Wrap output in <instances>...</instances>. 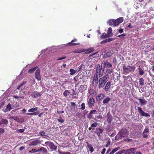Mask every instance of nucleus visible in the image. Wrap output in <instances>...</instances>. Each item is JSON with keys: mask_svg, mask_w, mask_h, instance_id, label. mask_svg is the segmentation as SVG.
Instances as JSON below:
<instances>
[{"mask_svg": "<svg viewBox=\"0 0 154 154\" xmlns=\"http://www.w3.org/2000/svg\"><path fill=\"white\" fill-rule=\"evenodd\" d=\"M129 134L128 131L125 128L121 129L117 135L115 137L116 140H119L122 137H127Z\"/></svg>", "mask_w": 154, "mask_h": 154, "instance_id": "nucleus-1", "label": "nucleus"}, {"mask_svg": "<svg viewBox=\"0 0 154 154\" xmlns=\"http://www.w3.org/2000/svg\"><path fill=\"white\" fill-rule=\"evenodd\" d=\"M109 79V75L108 74H105L103 77H101L98 82V88L100 89L103 88Z\"/></svg>", "mask_w": 154, "mask_h": 154, "instance_id": "nucleus-2", "label": "nucleus"}, {"mask_svg": "<svg viewBox=\"0 0 154 154\" xmlns=\"http://www.w3.org/2000/svg\"><path fill=\"white\" fill-rule=\"evenodd\" d=\"M124 19L123 17H120L117 18L116 20L114 19L110 20L108 22L110 26H113L115 27L119 25L123 21Z\"/></svg>", "mask_w": 154, "mask_h": 154, "instance_id": "nucleus-3", "label": "nucleus"}, {"mask_svg": "<svg viewBox=\"0 0 154 154\" xmlns=\"http://www.w3.org/2000/svg\"><path fill=\"white\" fill-rule=\"evenodd\" d=\"M135 69V67L130 65H128L127 66H126L125 64H124L123 66V71L124 74H126L131 72H133L134 70Z\"/></svg>", "mask_w": 154, "mask_h": 154, "instance_id": "nucleus-4", "label": "nucleus"}, {"mask_svg": "<svg viewBox=\"0 0 154 154\" xmlns=\"http://www.w3.org/2000/svg\"><path fill=\"white\" fill-rule=\"evenodd\" d=\"M98 76V75L95 74L93 76L92 82V85L94 87H96L98 85L99 81Z\"/></svg>", "mask_w": 154, "mask_h": 154, "instance_id": "nucleus-5", "label": "nucleus"}, {"mask_svg": "<svg viewBox=\"0 0 154 154\" xmlns=\"http://www.w3.org/2000/svg\"><path fill=\"white\" fill-rule=\"evenodd\" d=\"M137 109L139 113L142 116H146V117H150V115L149 113H145L142 110V108L140 107H137Z\"/></svg>", "mask_w": 154, "mask_h": 154, "instance_id": "nucleus-6", "label": "nucleus"}, {"mask_svg": "<svg viewBox=\"0 0 154 154\" xmlns=\"http://www.w3.org/2000/svg\"><path fill=\"white\" fill-rule=\"evenodd\" d=\"M95 101V100L93 97H90L87 101L89 107L90 108L93 107L94 105Z\"/></svg>", "mask_w": 154, "mask_h": 154, "instance_id": "nucleus-7", "label": "nucleus"}, {"mask_svg": "<svg viewBox=\"0 0 154 154\" xmlns=\"http://www.w3.org/2000/svg\"><path fill=\"white\" fill-rule=\"evenodd\" d=\"M101 68V66L99 64L97 65L96 68V72L95 74L98 75L99 77H101L102 76Z\"/></svg>", "mask_w": 154, "mask_h": 154, "instance_id": "nucleus-8", "label": "nucleus"}, {"mask_svg": "<svg viewBox=\"0 0 154 154\" xmlns=\"http://www.w3.org/2000/svg\"><path fill=\"white\" fill-rule=\"evenodd\" d=\"M88 92L92 97L95 96L97 94V92L92 88H90L88 90Z\"/></svg>", "mask_w": 154, "mask_h": 154, "instance_id": "nucleus-9", "label": "nucleus"}, {"mask_svg": "<svg viewBox=\"0 0 154 154\" xmlns=\"http://www.w3.org/2000/svg\"><path fill=\"white\" fill-rule=\"evenodd\" d=\"M35 78L38 80L39 81L41 80V78L40 74V70L39 68H38L36 70L35 73Z\"/></svg>", "mask_w": 154, "mask_h": 154, "instance_id": "nucleus-10", "label": "nucleus"}, {"mask_svg": "<svg viewBox=\"0 0 154 154\" xmlns=\"http://www.w3.org/2000/svg\"><path fill=\"white\" fill-rule=\"evenodd\" d=\"M96 112H97V111L96 110L94 109L91 110L90 111L89 113L87 115V118L89 119H92L93 115H95Z\"/></svg>", "mask_w": 154, "mask_h": 154, "instance_id": "nucleus-11", "label": "nucleus"}, {"mask_svg": "<svg viewBox=\"0 0 154 154\" xmlns=\"http://www.w3.org/2000/svg\"><path fill=\"white\" fill-rule=\"evenodd\" d=\"M106 120L109 125H110L112 121V116L109 112H108L106 115Z\"/></svg>", "mask_w": 154, "mask_h": 154, "instance_id": "nucleus-12", "label": "nucleus"}, {"mask_svg": "<svg viewBox=\"0 0 154 154\" xmlns=\"http://www.w3.org/2000/svg\"><path fill=\"white\" fill-rule=\"evenodd\" d=\"M104 97L105 95L103 94L100 93L96 97V99L97 102H99L102 100Z\"/></svg>", "mask_w": 154, "mask_h": 154, "instance_id": "nucleus-13", "label": "nucleus"}, {"mask_svg": "<svg viewBox=\"0 0 154 154\" xmlns=\"http://www.w3.org/2000/svg\"><path fill=\"white\" fill-rule=\"evenodd\" d=\"M102 115L100 114H97L94 118V119L96 122H100L102 119Z\"/></svg>", "mask_w": 154, "mask_h": 154, "instance_id": "nucleus-14", "label": "nucleus"}, {"mask_svg": "<svg viewBox=\"0 0 154 154\" xmlns=\"http://www.w3.org/2000/svg\"><path fill=\"white\" fill-rule=\"evenodd\" d=\"M40 141L39 140H35L31 141L29 144V146H35L40 143Z\"/></svg>", "mask_w": 154, "mask_h": 154, "instance_id": "nucleus-15", "label": "nucleus"}, {"mask_svg": "<svg viewBox=\"0 0 154 154\" xmlns=\"http://www.w3.org/2000/svg\"><path fill=\"white\" fill-rule=\"evenodd\" d=\"M49 146L52 151L56 150L57 149V146H55L52 142L49 143Z\"/></svg>", "mask_w": 154, "mask_h": 154, "instance_id": "nucleus-16", "label": "nucleus"}, {"mask_svg": "<svg viewBox=\"0 0 154 154\" xmlns=\"http://www.w3.org/2000/svg\"><path fill=\"white\" fill-rule=\"evenodd\" d=\"M102 64L104 65L103 66V67L104 68L105 67H106L107 68H111L112 66V65L107 61L103 62Z\"/></svg>", "mask_w": 154, "mask_h": 154, "instance_id": "nucleus-17", "label": "nucleus"}, {"mask_svg": "<svg viewBox=\"0 0 154 154\" xmlns=\"http://www.w3.org/2000/svg\"><path fill=\"white\" fill-rule=\"evenodd\" d=\"M139 101V103L141 106L145 105L147 103V101L144 99L138 98V99Z\"/></svg>", "mask_w": 154, "mask_h": 154, "instance_id": "nucleus-18", "label": "nucleus"}, {"mask_svg": "<svg viewBox=\"0 0 154 154\" xmlns=\"http://www.w3.org/2000/svg\"><path fill=\"white\" fill-rule=\"evenodd\" d=\"M42 94L41 92H39L37 91H35L34 92L33 94L32 95V96L34 98H35L39 97H40L41 95Z\"/></svg>", "mask_w": 154, "mask_h": 154, "instance_id": "nucleus-19", "label": "nucleus"}, {"mask_svg": "<svg viewBox=\"0 0 154 154\" xmlns=\"http://www.w3.org/2000/svg\"><path fill=\"white\" fill-rule=\"evenodd\" d=\"M111 86V82H108L106 83L105 86L104 88V90L106 91H107L109 89Z\"/></svg>", "mask_w": 154, "mask_h": 154, "instance_id": "nucleus-20", "label": "nucleus"}, {"mask_svg": "<svg viewBox=\"0 0 154 154\" xmlns=\"http://www.w3.org/2000/svg\"><path fill=\"white\" fill-rule=\"evenodd\" d=\"M112 55V53L109 52H106V53L103 54V58L110 57Z\"/></svg>", "mask_w": 154, "mask_h": 154, "instance_id": "nucleus-21", "label": "nucleus"}, {"mask_svg": "<svg viewBox=\"0 0 154 154\" xmlns=\"http://www.w3.org/2000/svg\"><path fill=\"white\" fill-rule=\"evenodd\" d=\"M86 143L87 144V146L89 149L91 153H92L94 151V149L92 145L89 143L88 142H87Z\"/></svg>", "mask_w": 154, "mask_h": 154, "instance_id": "nucleus-22", "label": "nucleus"}, {"mask_svg": "<svg viewBox=\"0 0 154 154\" xmlns=\"http://www.w3.org/2000/svg\"><path fill=\"white\" fill-rule=\"evenodd\" d=\"M77 41V39L76 38L72 40L69 43V45H76L79 44V43H72L73 42H75Z\"/></svg>", "mask_w": 154, "mask_h": 154, "instance_id": "nucleus-23", "label": "nucleus"}, {"mask_svg": "<svg viewBox=\"0 0 154 154\" xmlns=\"http://www.w3.org/2000/svg\"><path fill=\"white\" fill-rule=\"evenodd\" d=\"M107 34L109 37H111L112 35V29L111 27H109L107 32Z\"/></svg>", "mask_w": 154, "mask_h": 154, "instance_id": "nucleus-24", "label": "nucleus"}, {"mask_svg": "<svg viewBox=\"0 0 154 154\" xmlns=\"http://www.w3.org/2000/svg\"><path fill=\"white\" fill-rule=\"evenodd\" d=\"M108 37H109L108 35L107 34V33L106 34V33L104 32V33H103L102 34L100 38L101 39L106 38H108Z\"/></svg>", "mask_w": 154, "mask_h": 154, "instance_id": "nucleus-25", "label": "nucleus"}, {"mask_svg": "<svg viewBox=\"0 0 154 154\" xmlns=\"http://www.w3.org/2000/svg\"><path fill=\"white\" fill-rule=\"evenodd\" d=\"M37 151H38V152L43 151L45 153H47L48 152L47 150L43 147H41L40 149H38Z\"/></svg>", "mask_w": 154, "mask_h": 154, "instance_id": "nucleus-26", "label": "nucleus"}, {"mask_svg": "<svg viewBox=\"0 0 154 154\" xmlns=\"http://www.w3.org/2000/svg\"><path fill=\"white\" fill-rule=\"evenodd\" d=\"M1 123L2 124H5L7 125L8 123V121L7 119H2L1 120Z\"/></svg>", "mask_w": 154, "mask_h": 154, "instance_id": "nucleus-27", "label": "nucleus"}, {"mask_svg": "<svg viewBox=\"0 0 154 154\" xmlns=\"http://www.w3.org/2000/svg\"><path fill=\"white\" fill-rule=\"evenodd\" d=\"M39 111L38 110L32 113H27L26 114L28 115H37L39 114Z\"/></svg>", "mask_w": 154, "mask_h": 154, "instance_id": "nucleus-28", "label": "nucleus"}, {"mask_svg": "<svg viewBox=\"0 0 154 154\" xmlns=\"http://www.w3.org/2000/svg\"><path fill=\"white\" fill-rule=\"evenodd\" d=\"M110 100L111 98L110 97H107L103 100V104L107 103Z\"/></svg>", "mask_w": 154, "mask_h": 154, "instance_id": "nucleus-29", "label": "nucleus"}, {"mask_svg": "<svg viewBox=\"0 0 154 154\" xmlns=\"http://www.w3.org/2000/svg\"><path fill=\"white\" fill-rule=\"evenodd\" d=\"M58 152L59 154H72L70 152H62L60 150V149H58Z\"/></svg>", "mask_w": 154, "mask_h": 154, "instance_id": "nucleus-30", "label": "nucleus"}, {"mask_svg": "<svg viewBox=\"0 0 154 154\" xmlns=\"http://www.w3.org/2000/svg\"><path fill=\"white\" fill-rule=\"evenodd\" d=\"M120 149V147L115 148L112 151L110 152V154H113L115 152L119 150Z\"/></svg>", "mask_w": 154, "mask_h": 154, "instance_id": "nucleus-31", "label": "nucleus"}, {"mask_svg": "<svg viewBox=\"0 0 154 154\" xmlns=\"http://www.w3.org/2000/svg\"><path fill=\"white\" fill-rule=\"evenodd\" d=\"M37 67H35L34 68H31L29 69L28 71V72L29 73H31L33 72H34L35 70L37 69Z\"/></svg>", "mask_w": 154, "mask_h": 154, "instance_id": "nucleus-32", "label": "nucleus"}, {"mask_svg": "<svg viewBox=\"0 0 154 154\" xmlns=\"http://www.w3.org/2000/svg\"><path fill=\"white\" fill-rule=\"evenodd\" d=\"M106 72L107 73L106 74H111L113 72V70L112 69H106Z\"/></svg>", "mask_w": 154, "mask_h": 154, "instance_id": "nucleus-33", "label": "nucleus"}, {"mask_svg": "<svg viewBox=\"0 0 154 154\" xmlns=\"http://www.w3.org/2000/svg\"><path fill=\"white\" fill-rule=\"evenodd\" d=\"M86 87L85 85H81L80 87V89L79 90L81 91H83L86 89Z\"/></svg>", "mask_w": 154, "mask_h": 154, "instance_id": "nucleus-34", "label": "nucleus"}, {"mask_svg": "<svg viewBox=\"0 0 154 154\" xmlns=\"http://www.w3.org/2000/svg\"><path fill=\"white\" fill-rule=\"evenodd\" d=\"M38 109L37 107L35 108H32L28 110V112H34L36 111Z\"/></svg>", "mask_w": 154, "mask_h": 154, "instance_id": "nucleus-35", "label": "nucleus"}, {"mask_svg": "<svg viewBox=\"0 0 154 154\" xmlns=\"http://www.w3.org/2000/svg\"><path fill=\"white\" fill-rule=\"evenodd\" d=\"M23 122H24V119L23 118H19V117L18 118V120L17 121L18 122L20 123H22Z\"/></svg>", "mask_w": 154, "mask_h": 154, "instance_id": "nucleus-36", "label": "nucleus"}, {"mask_svg": "<svg viewBox=\"0 0 154 154\" xmlns=\"http://www.w3.org/2000/svg\"><path fill=\"white\" fill-rule=\"evenodd\" d=\"M144 80L143 78H140L139 79V83L140 85L143 86L144 85Z\"/></svg>", "mask_w": 154, "mask_h": 154, "instance_id": "nucleus-37", "label": "nucleus"}, {"mask_svg": "<svg viewBox=\"0 0 154 154\" xmlns=\"http://www.w3.org/2000/svg\"><path fill=\"white\" fill-rule=\"evenodd\" d=\"M70 93L69 91L66 90L64 91L63 94L65 97H67L69 95Z\"/></svg>", "mask_w": 154, "mask_h": 154, "instance_id": "nucleus-38", "label": "nucleus"}, {"mask_svg": "<svg viewBox=\"0 0 154 154\" xmlns=\"http://www.w3.org/2000/svg\"><path fill=\"white\" fill-rule=\"evenodd\" d=\"M82 52H83V51H82V49H78L74 50L73 51V52L75 54V53H80Z\"/></svg>", "mask_w": 154, "mask_h": 154, "instance_id": "nucleus-39", "label": "nucleus"}, {"mask_svg": "<svg viewBox=\"0 0 154 154\" xmlns=\"http://www.w3.org/2000/svg\"><path fill=\"white\" fill-rule=\"evenodd\" d=\"M139 74L140 75H143L144 73V72L143 71V70L141 69L140 67H139Z\"/></svg>", "mask_w": 154, "mask_h": 154, "instance_id": "nucleus-40", "label": "nucleus"}, {"mask_svg": "<svg viewBox=\"0 0 154 154\" xmlns=\"http://www.w3.org/2000/svg\"><path fill=\"white\" fill-rule=\"evenodd\" d=\"M135 149L134 148H131V149H128V151H130V152H132V153L133 154H134L135 153Z\"/></svg>", "mask_w": 154, "mask_h": 154, "instance_id": "nucleus-41", "label": "nucleus"}, {"mask_svg": "<svg viewBox=\"0 0 154 154\" xmlns=\"http://www.w3.org/2000/svg\"><path fill=\"white\" fill-rule=\"evenodd\" d=\"M18 117L17 116H11L10 117V118L11 119H14L16 121H17L18 120Z\"/></svg>", "mask_w": 154, "mask_h": 154, "instance_id": "nucleus-42", "label": "nucleus"}, {"mask_svg": "<svg viewBox=\"0 0 154 154\" xmlns=\"http://www.w3.org/2000/svg\"><path fill=\"white\" fill-rule=\"evenodd\" d=\"M6 108L8 111H10L12 109L10 103H8L6 106Z\"/></svg>", "mask_w": 154, "mask_h": 154, "instance_id": "nucleus-43", "label": "nucleus"}, {"mask_svg": "<svg viewBox=\"0 0 154 154\" xmlns=\"http://www.w3.org/2000/svg\"><path fill=\"white\" fill-rule=\"evenodd\" d=\"M98 125L97 123L96 122H94V123L92 124L91 127L92 128H95Z\"/></svg>", "mask_w": 154, "mask_h": 154, "instance_id": "nucleus-44", "label": "nucleus"}, {"mask_svg": "<svg viewBox=\"0 0 154 154\" xmlns=\"http://www.w3.org/2000/svg\"><path fill=\"white\" fill-rule=\"evenodd\" d=\"M70 74L71 75H73L75 74L76 71L73 69H71L70 70Z\"/></svg>", "mask_w": 154, "mask_h": 154, "instance_id": "nucleus-45", "label": "nucleus"}, {"mask_svg": "<svg viewBox=\"0 0 154 154\" xmlns=\"http://www.w3.org/2000/svg\"><path fill=\"white\" fill-rule=\"evenodd\" d=\"M37 152H38V151H37V150H36L35 149H32L31 150H30L29 151V152L31 154L35 153Z\"/></svg>", "mask_w": 154, "mask_h": 154, "instance_id": "nucleus-46", "label": "nucleus"}, {"mask_svg": "<svg viewBox=\"0 0 154 154\" xmlns=\"http://www.w3.org/2000/svg\"><path fill=\"white\" fill-rule=\"evenodd\" d=\"M81 109L82 110H84L85 109V103H82L81 105Z\"/></svg>", "mask_w": 154, "mask_h": 154, "instance_id": "nucleus-47", "label": "nucleus"}, {"mask_svg": "<svg viewBox=\"0 0 154 154\" xmlns=\"http://www.w3.org/2000/svg\"><path fill=\"white\" fill-rule=\"evenodd\" d=\"M40 135L41 136H47V135H46V133L44 131H42L39 133Z\"/></svg>", "mask_w": 154, "mask_h": 154, "instance_id": "nucleus-48", "label": "nucleus"}, {"mask_svg": "<svg viewBox=\"0 0 154 154\" xmlns=\"http://www.w3.org/2000/svg\"><path fill=\"white\" fill-rule=\"evenodd\" d=\"M58 121L60 123H62L64 122L63 119L62 118V117L60 116L59 118L58 119Z\"/></svg>", "mask_w": 154, "mask_h": 154, "instance_id": "nucleus-49", "label": "nucleus"}, {"mask_svg": "<svg viewBox=\"0 0 154 154\" xmlns=\"http://www.w3.org/2000/svg\"><path fill=\"white\" fill-rule=\"evenodd\" d=\"M125 151V150L123 149L121 151H119L116 153L115 154H121L124 153Z\"/></svg>", "mask_w": 154, "mask_h": 154, "instance_id": "nucleus-50", "label": "nucleus"}, {"mask_svg": "<svg viewBox=\"0 0 154 154\" xmlns=\"http://www.w3.org/2000/svg\"><path fill=\"white\" fill-rule=\"evenodd\" d=\"M148 88V93H149V95L150 94L149 92H151V91L152 90V88L151 86H150V87H149Z\"/></svg>", "mask_w": 154, "mask_h": 154, "instance_id": "nucleus-51", "label": "nucleus"}, {"mask_svg": "<svg viewBox=\"0 0 154 154\" xmlns=\"http://www.w3.org/2000/svg\"><path fill=\"white\" fill-rule=\"evenodd\" d=\"M106 42H110L111 41H112L113 40V38H109L106 39Z\"/></svg>", "mask_w": 154, "mask_h": 154, "instance_id": "nucleus-52", "label": "nucleus"}, {"mask_svg": "<svg viewBox=\"0 0 154 154\" xmlns=\"http://www.w3.org/2000/svg\"><path fill=\"white\" fill-rule=\"evenodd\" d=\"M123 140L125 141L131 142L132 141V139L126 138V139H124Z\"/></svg>", "mask_w": 154, "mask_h": 154, "instance_id": "nucleus-53", "label": "nucleus"}, {"mask_svg": "<svg viewBox=\"0 0 154 154\" xmlns=\"http://www.w3.org/2000/svg\"><path fill=\"white\" fill-rule=\"evenodd\" d=\"M144 88L143 87H140V88L141 89V90H140L139 89V92L140 93H142L143 91H144Z\"/></svg>", "mask_w": 154, "mask_h": 154, "instance_id": "nucleus-54", "label": "nucleus"}, {"mask_svg": "<svg viewBox=\"0 0 154 154\" xmlns=\"http://www.w3.org/2000/svg\"><path fill=\"white\" fill-rule=\"evenodd\" d=\"M5 132L4 129L0 128V134L3 133Z\"/></svg>", "mask_w": 154, "mask_h": 154, "instance_id": "nucleus-55", "label": "nucleus"}, {"mask_svg": "<svg viewBox=\"0 0 154 154\" xmlns=\"http://www.w3.org/2000/svg\"><path fill=\"white\" fill-rule=\"evenodd\" d=\"M149 132V129L148 128H145L144 130L143 133H147Z\"/></svg>", "mask_w": 154, "mask_h": 154, "instance_id": "nucleus-56", "label": "nucleus"}, {"mask_svg": "<svg viewBox=\"0 0 154 154\" xmlns=\"http://www.w3.org/2000/svg\"><path fill=\"white\" fill-rule=\"evenodd\" d=\"M126 35V34L125 33H123L122 35H118L117 36V37H121V38H122V37H124V36H125Z\"/></svg>", "mask_w": 154, "mask_h": 154, "instance_id": "nucleus-57", "label": "nucleus"}, {"mask_svg": "<svg viewBox=\"0 0 154 154\" xmlns=\"http://www.w3.org/2000/svg\"><path fill=\"white\" fill-rule=\"evenodd\" d=\"M142 136L143 138H146L148 137V135L146 134L143 133Z\"/></svg>", "mask_w": 154, "mask_h": 154, "instance_id": "nucleus-58", "label": "nucleus"}, {"mask_svg": "<svg viewBox=\"0 0 154 154\" xmlns=\"http://www.w3.org/2000/svg\"><path fill=\"white\" fill-rule=\"evenodd\" d=\"M25 131L24 129H19L17 130V131H18L20 133H23V132Z\"/></svg>", "mask_w": 154, "mask_h": 154, "instance_id": "nucleus-59", "label": "nucleus"}, {"mask_svg": "<svg viewBox=\"0 0 154 154\" xmlns=\"http://www.w3.org/2000/svg\"><path fill=\"white\" fill-rule=\"evenodd\" d=\"M98 131H99V132H100V133L101 134L103 132V128H98Z\"/></svg>", "mask_w": 154, "mask_h": 154, "instance_id": "nucleus-60", "label": "nucleus"}, {"mask_svg": "<svg viewBox=\"0 0 154 154\" xmlns=\"http://www.w3.org/2000/svg\"><path fill=\"white\" fill-rule=\"evenodd\" d=\"M66 58V57H60V58L58 59L57 60H63V59H65Z\"/></svg>", "mask_w": 154, "mask_h": 154, "instance_id": "nucleus-61", "label": "nucleus"}, {"mask_svg": "<svg viewBox=\"0 0 154 154\" xmlns=\"http://www.w3.org/2000/svg\"><path fill=\"white\" fill-rule=\"evenodd\" d=\"M76 95V93L75 92V91L74 90H73V92L72 94H70V95L71 96H73L74 95Z\"/></svg>", "mask_w": 154, "mask_h": 154, "instance_id": "nucleus-62", "label": "nucleus"}, {"mask_svg": "<svg viewBox=\"0 0 154 154\" xmlns=\"http://www.w3.org/2000/svg\"><path fill=\"white\" fill-rule=\"evenodd\" d=\"M106 149L105 148H104L103 149V150L101 152V153L102 154H104L105 151H106Z\"/></svg>", "mask_w": 154, "mask_h": 154, "instance_id": "nucleus-63", "label": "nucleus"}, {"mask_svg": "<svg viewBox=\"0 0 154 154\" xmlns=\"http://www.w3.org/2000/svg\"><path fill=\"white\" fill-rule=\"evenodd\" d=\"M123 29L122 28V29H119V30L118 32L119 33H121L123 32Z\"/></svg>", "mask_w": 154, "mask_h": 154, "instance_id": "nucleus-64", "label": "nucleus"}]
</instances>
